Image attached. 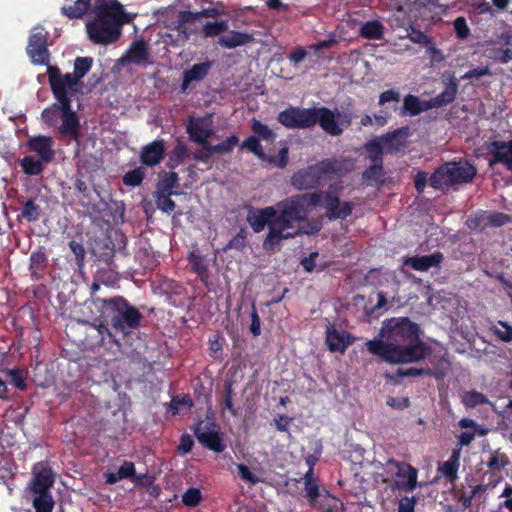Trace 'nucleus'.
Instances as JSON below:
<instances>
[{
    "label": "nucleus",
    "instance_id": "1",
    "mask_svg": "<svg viewBox=\"0 0 512 512\" xmlns=\"http://www.w3.org/2000/svg\"><path fill=\"white\" fill-rule=\"evenodd\" d=\"M367 350L389 364L418 362L430 349L419 339V326L406 317L383 321L377 338L365 342Z\"/></svg>",
    "mask_w": 512,
    "mask_h": 512
},
{
    "label": "nucleus",
    "instance_id": "2",
    "mask_svg": "<svg viewBox=\"0 0 512 512\" xmlns=\"http://www.w3.org/2000/svg\"><path fill=\"white\" fill-rule=\"evenodd\" d=\"M93 13V19L86 23V30L94 44L116 42L121 36L123 24L131 21L117 0H95Z\"/></svg>",
    "mask_w": 512,
    "mask_h": 512
},
{
    "label": "nucleus",
    "instance_id": "3",
    "mask_svg": "<svg viewBox=\"0 0 512 512\" xmlns=\"http://www.w3.org/2000/svg\"><path fill=\"white\" fill-rule=\"evenodd\" d=\"M85 305L95 318L110 321L113 330L123 336H127L138 329L143 319L138 309L122 297L93 298L86 301Z\"/></svg>",
    "mask_w": 512,
    "mask_h": 512
},
{
    "label": "nucleus",
    "instance_id": "4",
    "mask_svg": "<svg viewBox=\"0 0 512 512\" xmlns=\"http://www.w3.org/2000/svg\"><path fill=\"white\" fill-rule=\"evenodd\" d=\"M277 121L287 129H310L318 124L330 136L343 133V128L336 122L335 112L325 106L303 108L290 105L279 112Z\"/></svg>",
    "mask_w": 512,
    "mask_h": 512
},
{
    "label": "nucleus",
    "instance_id": "5",
    "mask_svg": "<svg viewBox=\"0 0 512 512\" xmlns=\"http://www.w3.org/2000/svg\"><path fill=\"white\" fill-rule=\"evenodd\" d=\"M348 171L344 160L326 158L296 171L291 176L290 184L297 190L316 189L327 180L343 177Z\"/></svg>",
    "mask_w": 512,
    "mask_h": 512
},
{
    "label": "nucleus",
    "instance_id": "6",
    "mask_svg": "<svg viewBox=\"0 0 512 512\" xmlns=\"http://www.w3.org/2000/svg\"><path fill=\"white\" fill-rule=\"evenodd\" d=\"M93 65V58L89 56L77 57L74 61L73 73L63 74L59 67L48 65L47 75L51 90L61 99H65V91L75 96L83 87V77L88 74Z\"/></svg>",
    "mask_w": 512,
    "mask_h": 512
},
{
    "label": "nucleus",
    "instance_id": "7",
    "mask_svg": "<svg viewBox=\"0 0 512 512\" xmlns=\"http://www.w3.org/2000/svg\"><path fill=\"white\" fill-rule=\"evenodd\" d=\"M57 103L47 107L42 112L43 121L49 126H55L58 120L61 119L62 123L58 130L62 136H69L72 140L77 143L80 140V122L76 112L71 107L72 97L70 93L65 91V99H61L55 94L54 90H51Z\"/></svg>",
    "mask_w": 512,
    "mask_h": 512
},
{
    "label": "nucleus",
    "instance_id": "8",
    "mask_svg": "<svg viewBox=\"0 0 512 512\" xmlns=\"http://www.w3.org/2000/svg\"><path fill=\"white\" fill-rule=\"evenodd\" d=\"M477 168L466 159L449 161L440 165L429 177V185L436 190L448 191L457 185L474 180Z\"/></svg>",
    "mask_w": 512,
    "mask_h": 512
},
{
    "label": "nucleus",
    "instance_id": "9",
    "mask_svg": "<svg viewBox=\"0 0 512 512\" xmlns=\"http://www.w3.org/2000/svg\"><path fill=\"white\" fill-rule=\"evenodd\" d=\"M302 208L308 211L316 206L322 205L326 209V216L330 221L346 219L354 209V204L345 201L341 204L340 198L329 191L313 192L294 195Z\"/></svg>",
    "mask_w": 512,
    "mask_h": 512
},
{
    "label": "nucleus",
    "instance_id": "10",
    "mask_svg": "<svg viewBox=\"0 0 512 512\" xmlns=\"http://www.w3.org/2000/svg\"><path fill=\"white\" fill-rule=\"evenodd\" d=\"M90 249L99 261L108 263L116 251L128 255L127 237L119 230L101 233L90 240Z\"/></svg>",
    "mask_w": 512,
    "mask_h": 512
},
{
    "label": "nucleus",
    "instance_id": "11",
    "mask_svg": "<svg viewBox=\"0 0 512 512\" xmlns=\"http://www.w3.org/2000/svg\"><path fill=\"white\" fill-rule=\"evenodd\" d=\"M274 223L285 230L293 228L295 222L305 221L308 217V210L302 208L295 196L285 198L274 206Z\"/></svg>",
    "mask_w": 512,
    "mask_h": 512
},
{
    "label": "nucleus",
    "instance_id": "12",
    "mask_svg": "<svg viewBox=\"0 0 512 512\" xmlns=\"http://www.w3.org/2000/svg\"><path fill=\"white\" fill-rule=\"evenodd\" d=\"M27 54L33 64L49 65L50 53L47 48V32L43 28L35 27L29 36Z\"/></svg>",
    "mask_w": 512,
    "mask_h": 512
},
{
    "label": "nucleus",
    "instance_id": "13",
    "mask_svg": "<svg viewBox=\"0 0 512 512\" xmlns=\"http://www.w3.org/2000/svg\"><path fill=\"white\" fill-rule=\"evenodd\" d=\"M194 433L197 440L210 450L215 452H222L225 449V444L221 439L217 425L213 420L206 419L200 421L194 428Z\"/></svg>",
    "mask_w": 512,
    "mask_h": 512
},
{
    "label": "nucleus",
    "instance_id": "14",
    "mask_svg": "<svg viewBox=\"0 0 512 512\" xmlns=\"http://www.w3.org/2000/svg\"><path fill=\"white\" fill-rule=\"evenodd\" d=\"M489 168L502 164L512 172V139L510 141H491L486 145Z\"/></svg>",
    "mask_w": 512,
    "mask_h": 512
},
{
    "label": "nucleus",
    "instance_id": "15",
    "mask_svg": "<svg viewBox=\"0 0 512 512\" xmlns=\"http://www.w3.org/2000/svg\"><path fill=\"white\" fill-rule=\"evenodd\" d=\"M85 323L87 325V337L91 347L102 346L106 343H114L120 346V341L116 338V335L103 322L99 324Z\"/></svg>",
    "mask_w": 512,
    "mask_h": 512
},
{
    "label": "nucleus",
    "instance_id": "16",
    "mask_svg": "<svg viewBox=\"0 0 512 512\" xmlns=\"http://www.w3.org/2000/svg\"><path fill=\"white\" fill-rule=\"evenodd\" d=\"M186 132L191 141L198 144H208V139L212 136L213 130L206 118L203 117H189L186 125Z\"/></svg>",
    "mask_w": 512,
    "mask_h": 512
},
{
    "label": "nucleus",
    "instance_id": "17",
    "mask_svg": "<svg viewBox=\"0 0 512 512\" xmlns=\"http://www.w3.org/2000/svg\"><path fill=\"white\" fill-rule=\"evenodd\" d=\"M165 152L164 140H154L141 148L139 160L142 165L154 167L164 159Z\"/></svg>",
    "mask_w": 512,
    "mask_h": 512
},
{
    "label": "nucleus",
    "instance_id": "18",
    "mask_svg": "<svg viewBox=\"0 0 512 512\" xmlns=\"http://www.w3.org/2000/svg\"><path fill=\"white\" fill-rule=\"evenodd\" d=\"M297 235H299V231L288 232L277 224L271 223V227L262 243V247L266 252L273 253L280 251L282 240L294 238Z\"/></svg>",
    "mask_w": 512,
    "mask_h": 512
},
{
    "label": "nucleus",
    "instance_id": "19",
    "mask_svg": "<svg viewBox=\"0 0 512 512\" xmlns=\"http://www.w3.org/2000/svg\"><path fill=\"white\" fill-rule=\"evenodd\" d=\"M274 207L268 206L265 208L256 209L247 216V222L251 226L255 233H259L264 230L265 226L271 227V223H274L275 218Z\"/></svg>",
    "mask_w": 512,
    "mask_h": 512
},
{
    "label": "nucleus",
    "instance_id": "20",
    "mask_svg": "<svg viewBox=\"0 0 512 512\" xmlns=\"http://www.w3.org/2000/svg\"><path fill=\"white\" fill-rule=\"evenodd\" d=\"M149 54L148 44L143 39L136 40L130 44L128 50L120 58V62L141 65L148 60Z\"/></svg>",
    "mask_w": 512,
    "mask_h": 512
},
{
    "label": "nucleus",
    "instance_id": "21",
    "mask_svg": "<svg viewBox=\"0 0 512 512\" xmlns=\"http://www.w3.org/2000/svg\"><path fill=\"white\" fill-rule=\"evenodd\" d=\"M29 150L37 153L44 163H50L53 161L55 153L53 150V141L49 136L39 135L30 138L28 141Z\"/></svg>",
    "mask_w": 512,
    "mask_h": 512
},
{
    "label": "nucleus",
    "instance_id": "22",
    "mask_svg": "<svg viewBox=\"0 0 512 512\" xmlns=\"http://www.w3.org/2000/svg\"><path fill=\"white\" fill-rule=\"evenodd\" d=\"M408 136L409 128L401 127L394 130L393 132H389L381 136L380 141L382 142L387 152L395 153L400 151V149L404 147L405 140Z\"/></svg>",
    "mask_w": 512,
    "mask_h": 512
},
{
    "label": "nucleus",
    "instance_id": "23",
    "mask_svg": "<svg viewBox=\"0 0 512 512\" xmlns=\"http://www.w3.org/2000/svg\"><path fill=\"white\" fill-rule=\"evenodd\" d=\"M212 68L211 61H204L201 63L194 64L190 69L183 72V80L181 89L185 91L191 82L203 80Z\"/></svg>",
    "mask_w": 512,
    "mask_h": 512
},
{
    "label": "nucleus",
    "instance_id": "24",
    "mask_svg": "<svg viewBox=\"0 0 512 512\" xmlns=\"http://www.w3.org/2000/svg\"><path fill=\"white\" fill-rule=\"evenodd\" d=\"M326 344L331 352L343 353L351 344L350 335L331 327L326 332Z\"/></svg>",
    "mask_w": 512,
    "mask_h": 512
},
{
    "label": "nucleus",
    "instance_id": "25",
    "mask_svg": "<svg viewBox=\"0 0 512 512\" xmlns=\"http://www.w3.org/2000/svg\"><path fill=\"white\" fill-rule=\"evenodd\" d=\"M427 106V100H420L419 97L412 94H408L403 99V106L401 107L399 114L402 117H414L430 110V108H428Z\"/></svg>",
    "mask_w": 512,
    "mask_h": 512
},
{
    "label": "nucleus",
    "instance_id": "26",
    "mask_svg": "<svg viewBox=\"0 0 512 512\" xmlns=\"http://www.w3.org/2000/svg\"><path fill=\"white\" fill-rule=\"evenodd\" d=\"M443 260V255L440 252H435L430 255L414 256L405 260V265L410 266L417 271H427L431 267L438 266Z\"/></svg>",
    "mask_w": 512,
    "mask_h": 512
},
{
    "label": "nucleus",
    "instance_id": "27",
    "mask_svg": "<svg viewBox=\"0 0 512 512\" xmlns=\"http://www.w3.org/2000/svg\"><path fill=\"white\" fill-rule=\"evenodd\" d=\"M254 40L252 34L240 31H229L227 35L221 36L218 44L226 49H234L239 46H244Z\"/></svg>",
    "mask_w": 512,
    "mask_h": 512
},
{
    "label": "nucleus",
    "instance_id": "28",
    "mask_svg": "<svg viewBox=\"0 0 512 512\" xmlns=\"http://www.w3.org/2000/svg\"><path fill=\"white\" fill-rule=\"evenodd\" d=\"M387 467H396L395 476L407 480L408 489L414 490L417 485V470L409 464L394 459L387 461Z\"/></svg>",
    "mask_w": 512,
    "mask_h": 512
},
{
    "label": "nucleus",
    "instance_id": "29",
    "mask_svg": "<svg viewBox=\"0 0 512 512\" xmlns=\"http://www.w3.org/2000/svg\"><path fill=\"white\" fill-rule=\"evenodd\" d=\"M457 88L458 85L456 82L452 81L450 82L445 89L436 95L435 97L427 100L428 101V108H442L444 106H447L448 104L452 103L457 95Z\"/></svg>",
    "mask_w": 512,
    "mask_h": 512
},
{
    "label": "nucleus",
    "instance_id": "30",
    "mask_svg": "<svg viewBox=\"0 0 512 512\" xmlns=\"http://www.w3.org/2000/svg\"><path fill=\"white\" fill-rule=\"evenodd\" d=\"M385 27L379 20H368L361 24L359 36L367 40H381L384 37Z\"/></svg>",
    "mask_w": 512,
    "mask_h": 512
},
{
    "label": "nucleus",
    "instance_id": "31",
    "mask_svg": "<svg viewBox=\"0 0 512 512\" xmlns=\"http://www.w3.org/2000/svg\"><path fill=\"white\" fill-rule=\"evenodd\" d=\"M92 8V0H76L73 4L63 5L61 14L69 19H81Z\"/></svg>",
    "mask_w": 512,
    "mask_h": 512
},
{
    "label": "nucleus",
    "instance_id": "32",
    "mask_svg": "<svg viewBox=\"0 0 512 512\" xmlns=\"http://www.w3.org/2000/svg\"><path fill=\"white\" fill-rule=\"evenodd\" d=\"M131 478L132 481H139L140 477L135 475V467L132 462H124L116 472L106 475V482L114 484L122 479Z\"/></svg>",
    "mask_w": 512,
    "mask_h": 512
},
{
    "label": "nucleus",
    "instance_id": "33",
    "mask_svg": "<svg viewBox=\"0 0 512 512\" xmlns=\"http://www.w3.org/2000/svg\"><path fill=\"white\" fill-rule=\"evenodd\" d=\"M179 187V176L174 171L164 172L157 183L156 192L168 193L177 192L175 189Z\"/></svg>",
    "mask_w": 512,
    "mask_h": 512
},
{
    "label": "nucleus",
    "instance_id": "34",
    "mask_svg": "<svg viewBox=\"0 0 512 512\" xmlns=\"http://www.w3.org/2000/svg\"><path fill=\"white\" fill-rule=\"evenodd\" d=\"M383 164H373L363 172V179L370 185L381 186L385 183Z\"/></svg>",
    "mask_w": 512,
    "mask_h": 512
},
{
    "label": "nucleus",
    "instance_id": "35",
    "mask_svg": "<svg viewBox=\"0 0 512 512\" xmlns=\"http://www.w3.org/2000/svg\"><path fill=\"white\" fill-rule=\"evenodd\" d=\"M43 161L35 159V157L27 155L20 159L19 164L23 172L28 176H37L44 170Z\"/></svg>",
    "mask_w": 512,
    "mask_h": 512
},
{
    "label": "nucleus",
    "instance_id": "36",
    "mask_svg": "<svg viewBox=\"0 0 512 512\" xmlns=\"http://www.w3.org/2000/svg\"><path fill=\"white\" fill-rule=\"evenodd\" d=\"M189 261H190V264L192 265L193 270L201 278L203 283L206 286H208V283H207L208 261H207V259L204 256L191 253L189 256Z\"/></svg>",
    "mask_w": 512,
    "mask_h": 512
},
{
    "label": "nucleus",
    "instance_id": "37",
    "mask_svg": "<svg viewBox=\"0 0 512 512\" xmlns=\"http://www.w3.org/2000/svg\"><path fill=\"white\" fill-rule=\"evenodd\" d=\"M20 216L28 222H37L41 216V207L34 199H28L22 203Z\"/></svg>",
    "mask_w": 512,
    "mask_h": 512
},
{
    "label": "nucleus",
    "instance_id": "38",
    "mask_svg": "<svg viewBox=\"0 0 512 512\" xmlns=\"http://www.w3.org/2000/svg\"><path fill=\"white\" fill-rule=\"evenodd\" d=\"M228 28L227 20L206 22L202 27L201 34L204 38L216 37L224 32H228Z\"/></svg>",
    "mask_w": 512,
    "mask_h": 512
},
{
    "label": "nucleus",
    "instance_id": "39",
    "mask_svg": "<svg viewBox=\"0 0 512 512\" xmlns=\"http://www.w3.org/2000/svg\"><path fill=\"white\" fill-rule=\"evenodd\" d=\"M179 192H168V193H161V192H155L154 198L155 203L158 209H160L162 212L170 214L174 211L176 207V203L171 199L172 195H178Z\"/></svg>",
    "mask_w": 512,
    "mask_h": 512
},
{
    "label": "nucleus",
    "instance_id": "40",
    "mask_svg": "<svg viewBox=\"0 0 512 512\" xmlns=\"http://www.w3.org/2000/svg\"><path fill=\"white\" fill-rule=\"evenodd\" d=\"M368 158L373 164H383L384 146L380 140H372L365 144Z\"/></svg>",
    "mask_w": 512,
    "mask_h": 512
},
{
    "label": "nucleus",
    "instance_id": "41",
    "mask_svg": "<svg viewBox=\"0 0 512 512\" xmlns=\"http://www.w3.org/2000/svg\"><path fill=\"white\" fill-rule=\"evenodd\" d=\"M251 130L259 140L273 141L276 138L274 131L256 118L251 120Z\"/></svg>",
    "mask_w": 512,
    "mask_h": 512
},
{
    "label": "nucleus",
    "instance_id": "42",
    "mask_svg": "<svg viewBox=\"0 0 512 512\" xmlns=\"http://www.w3.org/2000/svg\"><path fill=\"white\" fill-rule=\"evenodd\" d=\"M145 175L146 173L143 167H136L123 175L122 182L125 186L136 187L143 182Z\"/></svg>",
    "mask_w": 512,
    "mask_h": 512
},
{
    "label": "nucleus",
    "instance_id": "43",
    "mask_svg": "<svg viewBox=\"0 0 512 512\" xmlns=\"http://www.w3.org/2000/svg\"><path fill=\"white\" fill-rule=\"evenodd\" d=\"M46 261V256L41 252L31 254L30 271L33 277L38 278L41 275L46 266Z\"/></svg>",
    "mask_w": 512,
    "mask_h": 512
},
{
    "label": "nucleus",
    "instance_id": "44",
    "mask_svg": "<svg viewBox=\"0 0 512 512\" xmlns=\"http://www.w3.org/2000/svg\"><path fill=\"white\" fill-rule=\"evenodd\" d=\"M241 148L247 149L249 152L253 153L255 156H257L260 159H264L266 156L264 153L263 147L260 143L259 138L254 135L246 138L242 142Z\"/></svg>",
    "mask_w": 512,
    "mask_h": 512
},
{
    "label": "nucleus",
    "instance_id": "45",
    "mask_svg": "<svg viewBox=\"0 0 512 512\" xmlns=\"http://www.w3.org/2000/svg\"><path fill=\"white\" fill-rule=\"evenodd\" d=\"M306 497L311 505L317 506L320 499L326 497L327 493L323 490L322 493L319 489L317 482H308L305 484Z\"/></svg>",
    "mask_w": 512,
    "mask_h": 512
},
{
    "label": "nucleus",
    "instance_id": "46",
    "mask_svg": "<svg viewBox=\"0 0 512 512\" xmlns=\"http://www.w3.org/2000/svg\"><path fill=\"white\" fill-rule=\"evenodd\" d=\"M247 245V231L245 228H241L239 232L226 244L224 250L235 249L237 251H243Z\"/></svg>",
    "mask_w": 512,
    "mask_h": 512
},
{
    "label": "nucleus",
    "instance_id": "47",
    "mask_svg": "<svg viewBox=\"0 0 512 512\" xmlns=\"http://www.w3.org/2000/svg\"><path fill=\"white\" fill-rule=\"evenodd\" d=\"M462 401L465 404V406L474 408L479 404L487 403L488 399L484 394L480 392L469 391L464 393V395L462 396Z\"/></svg>",
    "mask_w": 512,
    "mask_h": 512
},
{
    "label": "nucleus",
    "instance_id": "48",
    "mask_svg": "<svg viewBox=\"0 0 512 512\" xmlns=\"http://www.w3.org/2000/svg\"><path fill=\"white\" fill-rule=\"evenodd\" d=\"M407 38L415 44L428 45L432 43L431 38L427 34L414 28L412 25H409V28H407Z\"/></svg>",
    "mask_w": 512,
    "mask_h": 512
},
{
    "label": "nucleus",
    "instance_id": "49",
    "mask_svg": "<svg viewBox=\"0 0 512 512\" xmlns=\"http://www.w3.org/2000/svg\"><path fill=\"white\" fill-rule=\"evenodd\" d=\"M239 139L236 135L229 136L226 140L217 145H212L211 150L214 153L227 154L230 153L238 144Z\"/></svg>",
    "mask_w": 512,
    "mask_h": 512
},
{
    "label": "nucleus",
    "instance_id": "50",
    "mask_svg": "<svg viewBox=\"0 0 512 512\" xmlns=\"http://www.w3.org/2000/svg\"><path fill=\"white\" fill-rule=\"evenodd\" d=\"M509 464V458L506 454L499 453L498 451H495L488 463L487 466L491 470L500 471L503 467L507 466Z\"/></svg>",
    "mask_w": 512,
    "mask_h": 512
},
{
    "label": "nucleus",
    "instance_id": "51",
    "mask_svg": "<svg viewBox=\"0 0 512 512\" xmlns=\"http://www.w3.org/2000/svg\"><path fill=\"white\" fill-rule=\"evenodd\" d=\"M454 31L456 37L458 39L464 40L467 39L470 35V29L467 25L466 19L464 17H458L454 20L453 23Z\"/></svg>",
    "mask_w": 512,
    "mask_h": 512
},
{
    "label": "nucleus",
    "instance_id": "52",
    "mask_svg": "<svg viewBox=\"0 0 512 512\" xmlns=\"http://www.w3.org/2000/svg\"><path fill=\"white\" fill-rule=\"evenodd\" d=\"M201 500V492L198 488H189L183 495L182 501L185 505L194 507Z\"/></svg>",
    "mask_w": 512,
    "mask_h": 512
},
{
    "label": "nucleus",
    "instance_id": "53",
    "mask_svg": "<svg viewBox=\"0 0 512 512\" xmlns=\"http://www.w3.org/2000/svg\"><path fill=\"white\" fill-rule=\"evenodd\" d=\"M170 155L183 163L186 158L189 157V150L187 145L183 141L177 140L174 148L170 152Z\"/></svg>",
    "mask_w": 512,
    "mask_h": 512
},
{
    "label": "nucleus",
    "instance_id": "54",
    "mask_svg": "<svg viewBox=\"0 0 512 512\" xmlns=\"http://www.w3.org/2000/svg\"><path fill=\"white\" fill-rule=\"evenodd\" d=\"M400 101V92L398 89L392 88L382 92L379 95L378 105L383 106L386 103L395 102L398 103Z\"/></svg>",
    "mask_w": 512,
    "mask_h": 512
},
{
    "label": "nucleus",
    "instance_id": "55",
    "mask_svg": "<svg viewBox=\"0 0 512 512\" xmlns=\"http://www.w3.org/2000/svg\"><path fill=\"white\" fill-rule=\"evenodd\" d=\"M458 467L457 465H455L454 463L450 462L449 460L448 461H445L443 462L442 464H440L438 470L439 472H441L447 479H449L450 481H454L456 478H457V470H458Z\"/></svg>",
    "mask_w": 512,
    "mask_h": 512
},
{
    "label": "nucleus",
    "instance_id": "56",
    "mask_svg": "<svg viewBox=\"0 0 512 512\" xmlns=\"http://www.w3.org/2000/svg\"><path fill=\"white\" fill-rule=\"evenodd\" d=\"M488 222L494 227H501L511 221V217L501 212H493L487 217Z\"/></svg>",
    "mask_w": 512,
    "mask_h": 512
},
{
    "label": "nucleus",
    "instance_id": "57",
    "mask_svg": "<svg viewBox=\"0 0 512 512\" xmlns=\"http://www.w3.org/2000/svg\"><path fill=\"white\" fill-rule=\"evenodd\" d=\"M499 326L495 327V334L503 341L512 340V326L506 322L500 321Z\"/></svg>",
    "mask_w": 512,
    "mask_h": 512
},
{
    "label": "nucleus",
    "instance_id": "58",
    "mask_svg": "<svg viewBox=\"0 0 512 512\" xmlns=\"http://www.w3.org/2000/svg\"><path fill=\"white\" fill-rule=\"evenodd\" d=\"M237 469L240 477L250 484L255 485L260 482V478L253 474L246 465L238 464Z\"/></svg>",
    "mask_w": 512,
    "mask_h": 512
},
{
    "label": "nucleus",
    "instance_id": "59",
    "mask_svg": "<svg viewBox=\"0 0 512 512\" xmlns=\"http://www.w3.org/2000/svg\"><path fill=\"white\" fill-rule=\"evenodd\" d=\"M69 248L71 249V251L75 255L76 263L79 266H82L84 258H85L84 246L81 243H79V242H77L75 240H72V241L69 242Z\"/></svg>",
    "mask_w": 512,
    "mask_h": 512
},
{
    "label": "nucleus",
    "instance_id": "60",
    "mask_svg": "<svg viewBox=\"0 0 512 512\" xmlns=\"http://www.w3.org/2000/svg\"><path fill=\"white\" fill-rule=\"evenodd\" d=\"M289 160V150L287 146H283L278 154L271 160V162L279 167V168H285L288 164Z\"/></svg>",
    "mask_w": 512,
    "mask_h": 512
},
{
    "label": "nucleus",
    "instance_id": "61",
    "mask_svg": "<svg viewBox=\"0 0 512 512\" xmlns=\"http://www.w3.org/2000/svg\"><path fill=\"white\" fill-rule=\"evenodd\" d=\"M491 71L488 66H477L470 70H468L463 78L472 79V78H480L482 76L490 75Z\"/></svg>",
    "mask_w": 512,
    "mask_h": 512
},
{
    "label": "nucleus",
    "instance_id": "62",
    "mask_svg": "<svg viewBox=\"0 0 512 512\" xmlns=\"http://www.w3.org/2000/svg\"><path fill=\"white\" fill-rule=\"evenodd\" d=\"M194 440L189 434H184L180 438V443L177 447L180 454H187L192 450Z\"/></svg>",
    "mask_w": 512,
    "mask_h": 512
},
{
    "label": "nucleus",
    "instance_id": "63",
    "mask_svg": "<svg viewBox=\"0 0 512 512\" xmlns=\"http://www.w3.org/2000/svg\"><path fill=\"white\" fill-rule=\"evenodd\" d=\"M386 404L389 407L402 410L409 407L410 401L407 397H388Z\"/></svg>",
    "mask_w": 512,
    "mask_h": 512
},
{
    "label": "nucleus",
    "instance_id": "64",
    "mask_svg": "<svg viewBox=\"0 0 512 512\" xmlns=\"http://www.w3.org/2000/svg\"><path fill=\"white\" fill-rule=\"evenodd\" d=\"M415 505V497H403L399 501L398 512H414Z\"/></svg>",
    "mask_w": 512,
    "mask_h": 512
}]
</instances>
